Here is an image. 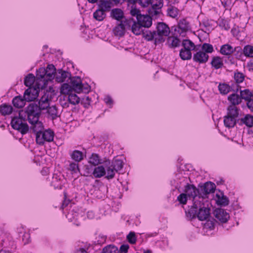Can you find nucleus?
<instances>
[{
    "label": "nucleus",
    "instance_id": "58836bf2",
    "mask_svg": "<svg viewBox=\"0 0 253 253\" xmlns=\"http://www.w3.org/2000/svg\"><path fill=\"white\" fill-rule=\"evenodd\" d=\"M240 97L242 99H244L246 101L253 97L252 92H251L249 89L244 90L240 89Z\"/></svg>",
    "mask_w": 253,
    "mask_h": 253
},
{
    "label": "nucleus",
    "instance_id": "338daca9",
    "mask_svg": "<svg viewBox=\"0 0 253 253\" xmlns=\"http://www.w3.org/2000/svg\"><path fill=\"white\" fill-rule=\"evenodd\" d=\"M104 101L107 104H111L112 103V98L110 96H106L104 98Z\"/></svg>",
    "mask_w": 253,
    "mask_h": 253
},
{
    "label": "nucleus",
    "instance_id": "13d9d810",
    "mask_svg": "<svg viewBox=\"0 0 253 253\" xmlns=\"http://www.w3.org/2000/svg\"><path fill=\"white\" fill-rule=\"evenodd\" d=\"M55 74L56 73L47 71L46 75H45L44 81L47 82L48 81H51L54 78H55Z\"/></svg>",
    "mask_w": 253,
    "mask_h": 253
},
{
    "label": "nucleus",
    "instance_id": "de8ad7c7",
    "mask_svg": "<svg viewBox=\"0 0 253 253\" xmlns=\"http://www.w3.org/2000/svg\"><path fill=\"white\" fill-rule=\"evenodd\" d=\"M118 248L113 245H109L103 248L102 253H117Z\"/></svg>",
    "mask_w": 253,
    "mask_h": 253
},
{
    "label": "nucleus",
    "instance_id": "052dcab7",
    "mask_svg": "<svg viewBox=\"0 0 253 253\" xmlns=\"http://www.w3.org/2000/svg\"><path fill=\"white\" fill-rule=\"evenodd\" d=\"M81 92H84V93L88 92L90 90V86L87 84H83L82 82L81 85Z\"/></svg>",
    "mask_w": 253,
    "mask_h": 253
},
{
    "label": "nucleus",
    "instance_id": "72a5a7b5",
    "mask_svg": "<svg viewBox=\"0 0 253 253\" xmlns=\"http://www.w3.org/2000/svg\"><path fill=\"white\" fill-rule=\"evenodd\" d=\"M12 111L13 108L11 105L4 104L0 106V112L2 115H8L12 113Z\"/></svg>",
    "mask_w": 253,
    "mask_h": 253
},
{
    "label": "nucleus",
    "instance_id": "37998d69",
    "mask_svg": "<svg viewBox=\"0 0 253 253\" xmlns=\"http://www.w3.org/2000/svg\"><path fill=\"white\" fill-rule=\"evenodd\" d=\"M68 82V83H64L61 85L60 88L61 93L68 94L70 91L73 90L69 82Z\"/></svg>",
    "mask_w": 253,
    "mask_h": 253
},
{
    "label": "nucleus",
    "instance_id": "f257e3e1",
    "mask_svg": "<svg viewBox=\"0 0 253 253\" xmlns=\"http://www.w3.org/2000/svg\"><path fill=\"white\" fill-rule=\"evenodd\" d=\"M210 202L208 201L201 202L200 201H194L193 205L185 211L186 215L190 219L197 217L201 220H207L210 215Z\"/></svg>",
    "mask_w": 253,
    "mask_h": 253
},
{
    "label": "nucleus",
    "instance_id": "a19ab883",
    "mask_svg": "<svg viewBox=\"0 0 253 253\" xmlns=\"http://www.w3.org/2000/svg\"><path fill=\"white\" fill-rule=\"evenodd\" d=\"M68 101L72 105H76L80 103V98L75 93H70L68 96Z\"/></svg>",
    "mask_w": 253,
    "mask_h": 253
},
{
    "label": "nucleus",
    "instance_id": "69168bd1",
    "mask_svg": "<svg viewBox=\"0 0 253 253\" xmlns=\"http://www.w3.org/2000/svg\"><path fill=\"white\" fill-rule=\"evenodd\" d=\"M85 173L84 174V175H88L89 174L92 172V169L91 167H89V166H85Z\"/></svg>",
    "mask_w": 253,
    "mask_h": 253
},
{
    "label": "nucleus",
    "instance_id": "3c124183",
    "mask_svg": "<svg viewBox=\"0 0 253 253\" xmlns=\"http://www.w3.org/2000/svg\"><path fill=\"white\" fill-rule=\"evenodd\" d=\"M234 77L237 84L242 83L245 79L244 75L239 72H235Z\"/></svg>",
    "mask_w": 253,
    "mask_h": 253
},
{
    "label": "nucleus",
    "instance_id": "5fc2aeb1",
    "mask_svg": "<svg viewBox=\"0 0 253 253\" xmlns=\"http://www.w3.org/2000/svg\"><path fill=\"white\" fill-rule=\"evenodd\" d=\"M130 13L131 16L136 17V20L137 19V17L138 18V16L141 15L140 13V11L133 6L131 7V8L130 10Z\"/></svg>",
    "mask_w": 253,
    "mask_h": 253
},
{
    "label": "nucleus",
    "instance_id": "aec40b11",
    "mask_svg": "<svg viewBox=\"0 0 253 253\" xmlns=\"http://www.w3.org/2000/svg\"><path fill=\"white\" fill-rule=\"evenodd\" d=\"M105 165L106 169L107 175L106 178L108 179H111L114 177L115 173L117 172L114 169L111 167L110 165V162L109 160H106L105 162Z\"/></svg>",
    "mask_w": 253,
    "mask_h": 253
},
{
    "label": "nucleus",
    "instance_id": "f704fd0d",
    "mask_svg": "<svg viewBox=\"0 0 253 253\" xmlns=\"http://www.w3.org/2000/svg\"><path fill=\"white\" fill-rule=\"evenodd\" d=\"M168 43L169 46L176 47L180 46V41L176 37H169L168 38Z\"/></svg>",
    "mask_w": 253,
    "mask_h": 253
},
{
    "label": "nucleus",
    "instance_id": "ddd939ff",
    "mask_svg": "<svg viewBox=\"0 0 253 253\" xmlns=\"http://www.w3.org/2000/svg\"><path fill=\"white\" fill-rule=\"evenodd\" d=\"M69 82L74 91L77 93L81 92L82 80L80 77L77 76L72 77L71 76Z\"/></svg>",
    "mask_w": 253,
    "mask_h": 253
},
{
    "label": "nucleus",
    "instance_id": "0eeeda50",
    "mask_svg": "<svg viewBox=\"0 0 253 253\" xmlns=\"http://www.w3.org/2000/svg\"><path fill=\"white\" fill-rule=\"evenodd\" d=\"M26 112L27 115L28 121L35 122L39 119L41 112L38 104L36 103H32L29 104L26 109Z\"/></svg>",
    "mask_w": 253,
    "mask_h": 253
},
{
    "label": "nucleus",
    "instance_id": "c756f323",
    "mask_svg": "<svg viewBox=\"0 0 253 253\" xmlns=\"http://www.w3.org/2000/svg\"><path fill=\"white\" fill-rule=\"evenodd\" d=\"M211 64L215 69H220L223 66L222 59L219 56L213 57Z\"/></svg>",
    "mask_w": 253,
    "mask_h": 253
},
{
    "label": "nucleus",
    "instance_id": "79ce46f5",
    "mask_svg": "<svg viewBox=\"0 0 253 253\" xmlns=\"http://www.w3.org/2000/svg\"><path fill=\"white\" fill-rule=\"evenodd\" d=\"M168 15L173 18H176L178 14V9L173 6H170L167 9Z\"/></svg>",
    "mask_w": 253,
    "mask_h": 253
},
{
    "label": "nucleus",
    "instance_id": "7ed1b4c3",
    "mask_svg": "<svg viewBox=\"0 0 253 253\" xmlns=\"http://www.w3.org/2000/svg\"><path fill=\"white\" fill-rule=\"evenodd\" d=\"M241 110L236 106L229 105L227 108V114L224 117V126L229 128H232L239 122Z\"/></svg>",
    "mask_w": 253,
    "mask_h": 253
},
{
    "label": "nucleus",
    "instance_id": "4468645a",
    "mask_svg": "<svg viewBox=\"0 0 253 253\" xmlns=\"http://www.w3.org/2000/svg\"><path fill=\"white\" fill-rule=\"evenodd\" d=\"M209 55L203 51L200 50L194 54L193 57V60L196 62H198L200 64H203L206 63L209 59Z\"/></svg>",
    "mask_w": 253,
    "mask_h": 253
},
{
    "label": "nucleus",
    "instance_id": "9d476101",
    "mask_svg": "<svg viewBox=\"0 0 253 253\" xmlns=\"http://www.w3.org/2000/svg\"><path fill=\"white\" fill-rule=\"evenodd\" d=\"M152 8L149 10V13L152 16H157L161 12V9L163 6V0H150V5Z\"/></svg>",
    "mask_w": 253,
    "mask_h": 253
},
{
    "label": "nucleus",
    "instance_id": "4d7b16f0",
    "mask_svg": "<svg viewBox=\"0 0 253 253\" xmlns=\"http://www.w3.org/2000/svg\"><path fill=\"white\" fill-rule=\"evenodd\" d=\"M219 26L225 30H228L230 27L227 20L222 19L219 23Z\"/></svg>",
    "mask_w": 253,
    "mask_h": 253
},
{
    "label": "nucleus",
    "instance_id": "e433bc0d",
    "mask_svg": "<svg viewBox=\"0 0 253 253\" xmlns=\"http://www.w3.org/2000/svg\"><path fill=\"white\" fill-rule=\"evenodd\" d=\"M110 165L117 172L123 167V161L119 159L113 160L112 162L110 163Z\"/></svg>",
    "mask_w": 253,
    "mask_h": 253
},
{
    "label": "nucleus",
    "instance_id": "a18cd8bd",
    "mask_svg": "<svg viewBox=\"0 0 253 253\" xmlns=\"http://www.w3.org/2000/svg\"><path fill=\"white\" fill-rule=\"evenodd\" d=\"M68 169L71 171L72 174L80 172V170L79 168V164L77 162H74L71 163L69 165Z\"/></svg>",
    "mask_w": 253,
    "mask_h": 253
},
{
    "label": "nucleus",
    "instance_id": "864d4df0",
    "mask_svg": "<svg viewBox=\"0 0 253 253\" xmlns=\"http://www.w3.org/2000/svg\"><path fill=\"white\" fill-rule=\"evenodd\" d=\"M46 73H47V71L44 68H40L37 71V77L39 79H44Z\"/></svg>",
    "mask_w": 253,
    "mask_h": 253
},
{
    "label": "nucleus",
    "instance_id": "8fccbe9b",
    "mask_svg": "<svg viewBox=\"0 0 253 253\" xmlns=\"http://www.w3.org/2000/svg\"><path fill=\"white\" fill-rule=\"evenodd\" d=\"M233 53L237 59H241L243 56V50L240 46H236L233 48Z\"/></svg>",
    "mask_w": 253,
    "mask_h": 253
},
{
    "label": "nucleus",
    "instance_id": "a878e982",
    "mask_svg": "<svg viewBox=\"0 0 253 253\" xmlns=\"http://www.w3.org/2000/svg\"><path fill=\"white\" fill-rule=\"evenodd\" d=\"M240 124H245L248 127H252L253 126V116L247 114L244 118L239 120Z\"/></svg>",
    "mask_w": 253,
    "mask_h": 253
},
{
    "label": "nucleus",
    "instance_id": "bb28decb",
    "mask_svg": "<svg viewBox=\"0 0 253 253\" xmlns=\"http://www.w3.org/2000/svg\"><path fill=\"white\" fill-rule=\"evenodd\" d=\"M228 100L230 102V105L236 106L242 102L240 96L236 93H232L228 97Z\"/></svg>",
    "mask_w": 253,
    "mask_h": 253
},
{
    "label": "nucleus",
    "instance_id": "c9c22d12",
    "mask_svg": "<svg viewBox=\"0 0 253 253\" xmlns=\"http://www.w3.org/2000/svg\"><path fill=\"white\" fill-rule=\"evenodd\" d=\"M106 16L105 12L99 8L93 13V18L98 21H102Z\"/></svg>",
    "mask_w": 253,
    "mask_h": 253
},
{
    "label": "nucleus",
    "instance_id": "423d86ee",
    "mask_svg": "<svg viewBox=\"0 0 253 253\" xmlns=\"http://www.w3.org/2000/svg\"><path fill=\"white\" fill-rule=\"evenodd\" d=\"M10 124L13 129L18 130L22 135L26 134L29 130V127L26 121L22 117H14L11 120Z\"/></svg>",
    "mask_w": 253,
    "mask_h": 253
},
{
    "label": "nucleus",
    "instance_id": "774afa93",
    "mask_svg": "<svg viewBox=\"0 0 253 253\" xmlns=\"http://www.w3.org/2000/svg\"><path fill=\"white\" fill-rule=\"evenodd\" d=\"M248 67L250 70L253 71V60H251L248 63Z\"/></svg>",
    "mask_w": 253,
    "mask_h": 253
},
{
    "label": "nucleus",
    "instance_id": "393cba45",
    "mask_svg": "<svg viewBox=\"0 0 253 253\" xmlns=\"http://www.w3.org/2000/svg\"><path fill=\"white\" fill-rule=\"evenodd\" d=\"M131 21H132V23L131 25V29L132 32L136 35H139L141 33H143L142 30V26L139 25L137 22L136 23L135 21L133 19H130Z\"/></svg>",
    "mask_w": 253,
    "mask_h": 253
},
{
    "label": "nucleus",
    "instance_id": "9b49d317",
    "mask_svg": "<svg viewBox=\"0 0 253 253\" xmlns=\"http://www.w3.org/2000/svg\"><path fill=\"white\" fill-rule=\"evenodd\" d=\"M184 191L187 196L193 198V203L194 200L198 199V197H199L198 188H196L193 184L187 183L185 186Z\"/></svg>",
    "mask_w": 253,
    "mask_h": 253
},
{
    "label": "nucleus",
    "instance_id": "412c9836",
    "mask_svg": "<svg viewBox=\"0 0 253 253\" xmlns=\"http://www.w3.org/2000/svg\"><path fill=\"white\" fill-rule=\"evenodd\" d=\"M106 161L101 159L98 154L92 153L89 158L88 163L94 166H96L105 163Z\"/></svg>",
    "mask_w": 253,
    "mask_h": 253
},
{
    "label": "nucleus",
    "instance_id": "4c0bfd02",
    "mask_svg": "<svg viewBox=\"0 0 253 253\" xmlns=\"http://www.w3.org/2000/svg\"><path fill=\"white\" fill-rule=\"evenodd\" d=\"M179 56L183 60H189L192 58V52L191 50H185L181 49Z\"/></svg>",
    "mask_w": 253,
    "mask_h": 253
},
{
    "label": "nucleus",
    "instance_id": "ea45409f",
    "mask_svg": "<svg viewBox=\"0 0 253 253\" xmlns=\"http://www.w3.org/2000/svg\"><path fill=\"white\" fill-rule=\"evenodd\" d=\"M178 27L181 32H186L190 29L189 23L186 19H183L179 21Z\"/></svg>",
    "mask_w": 253,
    "mask_h": 253
},
{
    "label": "nucleus",
    "instance_id": "09e8293b",
    "mask_svg": "<svg viewBox=\"0 0 253 253\" xmlns=\"http://www.w3.org/2000/svg\"><path fill=\"white\" fill-rule=\"evenodd\" d=\"M202 51L207 53H211L213 51V48L211 44L204 43L202 46Z\"/></svg>",
    "mask_w": 253,
    "mask_h": 253
},
{
    "label": "nucleus",
    "instance_id": "603ef678",
    "mask_svg": "<svg viewBox=\"0 0 253 253\" xmlns=\"http://www.w3.org/2000/svg\"><path fill=\"white\" fill-rule=\"evenodd\" d=\"M126 239L131 244H134L136 241V237L134 232H130L126 236Z\"/></svg>",
    "mask_w": 253,
    "mask_h": 253
},
{
    "label": "nucleus",
    "instance_id": "5701e85b",
    "mask_svg": "<svg viewBox=\"0 0 253 253\" xmlns=\"http://www.w3.org/2000/svg\"><path fill=\"white\" fill-rule=\"evenodd\" d=\"M218 89L220 92L223 94H227L229 91L231 90V89L236 92L238 91L239 89L238 86H237L236 89H234L226 84H220L218 85Z\"/></svg>",
    "mask_w": 253,
    "mask_h": 253
},
{
    "label": "nucleus",
    "instance_id": "2eb2a0df",
    "mask_svg": "<svg viewBox=\"0 0 253 253\" xmlns=\"http://www.w3.org/2000/svg\"><path fill=\"white\" fill-rule=\"evenodd\" d=\"M137 22L143 27H150L152 24V18L150 16L141 14L137 17Z\"/></svg>",
    "mask_w": 253,
    "mask_h": 253
},
{
    "label": "nucleus",
    "instance_id": "cd10ccee",
    "mask_svg": "<svg viewBox=\"0 0 253 253\" xmlns=\"http://www.w3.org/2000/svg\"><path fill=\"white\" fill-rule=\"evenodd\" d=\"M70 156L72 160L75 162L79 163L84 159L83 153L79 150H74L70 154Z\"/></svg>",
    "mask_w": 253,
    "mask_h": 253
},
{
    "label": "nucleus",
    "instance_id": "bf43d9fd",
    "mask_svg": "<svg viewBox=\"0 0 253 253\" xmlns=\"http://www.w3.org/2000/svg\"><path fill=\"white\" fill-rule=\"evenodd\" d=\"M137 3L142 7H146L150 5V0H138Z\"/></svg>",
    "mask_w": 253,
    "mask_h": 253
},
{
    "label": "nucleus",
    "instance_id": "0e129e2a",
    "mask_svg": "<svg viewBox=\"0 0 253 253\" xmlns=\"http://www.w3.org/2000/svg\"><path fill=\"white\" fill-rule=\"evenodd\" d=\"M45 70L49 72H52L54 73H56V69L54 66L52 64L48 65L46 68Z\"/></svg>",
    "mask_w": 253,
    "mask_h": 253
},
{
    "label": "nucleus",
    "instance_id": "6e6d98bb",
    "mask_svg": "<svg viewBox=\"0 0 253 253\" xmlns=\"http://www.w3.org/2000/svg\"><path fill=\"white\" fill-rule=\"evenodd\" d=\"M177 200L182 204H186L187 201V196L184 193L180 194L177 197Z\"/></svg>",
    "mask_w": 253,
    "mask_h": 253
},
{
    "label": "nucleus",
    "instance_id": "49530a36",
    "mask_svg": "<svg viewBox=\"0 0 253 253\" xmlns=\"http://www.w3.org/2000/svg\"><path fill=\"white\" fill-rule=\"evenodd\" d=\"M243 53L247 57H253V46L250 45H246L243 49Z\"/></svg>",
    "mask_w": 253,
    "mask_h": 253
},
{
    "label": "nucleus",
    "instance_id": "20e7f679",
    "mask_svg": "<svg viewBox=\"0 0 253 253\" xmlns=\"http://www.w3.org/2000/svg\"><path fill=\"white\" fill-rule=\"evenodd\" d=\"M37 90L34 88L29 87L24 93V99L20 96L15 97L12 100L13 106L17 108H21L25 105V101H32L37 96Z\"/></svg>",
    "mask_w": 253,
    "mask_h": 253
},
{
    "label": "nucleus",
    "instance_id": "c03bdc74",
    "mask_svg": "<svg viewBox=\"0 0 253 253\" xmlns=\"http://www.w3.org/2000/svg\"><path fill=\"white\" fill-rule=\"evenodd\" d=\"M35 81V76L32 74H29L24 80V84L26 86L30 87L33 85Z\"/></svg>",
    "mask_w": 253,
    "mask_h": 253
},
{
    "label": "nucleus",
    "instance_id": "a211bd4d",
    "mask_svg": "<svg viewBox=\"0 0 253 253\" xmlns=\"http://www.w3.org/2000/svg\"><path fill=\"white\" fill-rule=\"evenodd\" d=\"M37 104L38 107L39 108L41 112L42 110L48 109L49 106V100L48 99V96H46L45 94L42 96L40 100L38 101Z\"/></svg>",
    "mask_w": 253,
    "mask_h": 253
},
{
    "label": "nucleus",
    "instance_id": "1a4fd4ad",
    "mask_svg": "<svg viewBox=\"0 0 253 253\" xmlns=\"http://www.w3.org/2000/svg\"><path fill=\"white\" fill-rule=\"evenodd\" d=\"M132 22L130 19H125V21L121 22L114 28V34L120 37L123 36L125 33L126 29L130 28Z\"/></svg>",
    "mask_w": 253,
    "mask_h": 253
},
{
    "label": "nucleus",
    "instance_id": "c85d7f7f",
    "mask_svg": "<svg viewBox=\"0 0 253 253\" xmlns=\"http://www.w3.org/2000/svg\"><path fill=\"white\" fill-rule=\"evenodd\" d=\"M181 45L183 46L182 49L185 50H196V46L190 40H183L182 42Z\"/></svg>",
    "mask_w": 253,
    "mask_h": 253
},
{
    "label": "nucleus",
    "instance_id": "dca6fc26",
    "mask_svg": "<svg viewBox=\"0 0 253 253\" xmlns=\"http://www.w3.org/2000/svg\"><path fill=\"white\" fill-rule=\"evenodd\" d=\"M70 76L69 72L60 70L55 74V81L58 83L69 82Z\"/></svg>",
    "mask_w": 253,
    "mask_h": 253
},
{
    "label": "nucleus",
    "instance_id": "680f3d73",
    "mask_svg": "<svg viewBox=\"0 0 253 253\" xmlns=\"http://www.w3.org/2000/svg\"><path fill=\"white\" fill-rule=\"evenodd\" d=\"M129 249V246L127 244H124L121 246L119 251V253H126L128 249Z\"/></svg>",
    "mask_w": 253,
    "mask_h": 253
},
{
    "label": "nucleus",
    "instance_id": "39448f33",
    "mask_svg": "<svg viewBox=\"0 0 253 253\" xmlns=\"http://www.w3.org/2000/svg\"><path fill=\"white\" fill-rule=\"evenodd\" d=\"M215 189V184L211 182H207L203 185L199 184L198 185V194L199 197L198 199L194 201H200L201 202L208 201L206 199L208 196L214 192Z\"/></svg>",
    "mask_w": 253,
    "mask_h": 253
},
{
    "label": "nucleus",
    "instance_id": "f3484780",
    "mask_svg": "<svg viewBox=\"0 0 253 253\" xmlns=\"http://www.w3.org/2000/svg\"><path fill=\"white\" fill-rule=\"evenodd\" d=\"M110 16L120 22L126 19L124 16L123 11L119 8L113 9L111 11Z\"/></svg>",
    "mask_w": 253,
    "mask_h": 253
},
{
    "label": "nucleus",
    "instance_id": "473e14b6",
    "mask_svg": "<svg viewBox=\"0 0 253 253\" xmlns=\"http://www.w3.org/2000/svg\"><path fill=\"white\" fill-rule=\"evenodd\" d=\"M47 113L48 117L50 118L52 120H54L59 116L58 114L57 107L55 106H49L47 109Z\"/></svg>",
    "mask_w": 253,
    "mask_h": 253
},
{
    "label": "nucleus",
    "instance_id": "2f4dec72",
    "mask_svg": "<svg viewBox=\"0 0 253 253\" xmlns=\"http://www.w3.org/2000/svg\"><path fill=\"white\" fill-rule=\"evenodd\" d=\"M221 196L220 195L216 194L217 200L216 203L221 206H226L229 204V201L228 198L224 196L223 193H221Z\"/></svg>",
    "mask_w": 253,
    "mask_h": 253
},
{
    "label": "nucleus",
    "instance_id": "b1692460",
    "mask_svg": "<svg viewBox=\"0 0 253 253\" xmlns=\"http://www.w3.org/2000/svg\"><path fill=\"white\" fill-rule=\"evenodd\" d=\"M92 173L95 178H100L105 175V169L102 166H98L94 169Z\"/></svg>",
    "mask_w": 253,
    "mask_h": 253
},
{
    "label": "nucleus",
    "instance_id": "6e6552de",
    "mask_svg": "<svg viewBox=\"0 0 253 253\" xmlns=\"http://www.w3.org/2000/svg\"><path fill=\"white\" fill-rule=\"evenodd\" d=\"M54 135V132L50 129L45 130H43L37 135L36 137V142L39 145H42L45 142H51L53 140Z\"/></svg>",
    "mask_w": 253,
    "mask_h": 253
},
{
    "label": "nucleus",
    "instance_id": "6ab92c4d",
    "mask_svg": "<svg viewBox=\"0 0 253 253\" xmlns=\"http://www.w3.org/2000/svg\"><path fill=\"white\" fill-rule=\"evenodd\" d=\"M29 122L31 124V129L36 133V135L42 131L44 129L42 123L39 121V120H38L37 121H29Z\"/></svg>",
    "mask_w": 253,
    "mask_h": 253
},
{
    "label": "nucleus",
    "instance_id": "f03ea898",
    "mask_svg": "<svg viewBox=\"0 0 253 253\" xmlns=\"http://www.w3.org/2000/svg\"><path fill=\"white\" fill-rule=\"evenodd\" d=\"M156 29L157 31H146L143 33V38L148 41H154L155 45L164 42L165 37L170 33L169 27L163 22L159 23Z\"/></svg>",
    "mask_w": 253,
    "mask_h": 253
},
{
    "label": "nucleus",
    "instance_id": "e2e57ef3",
    "mask_svg": "<svg viewBox=\"0 0 253 253\" xmlns=\"http://www.w3.org/2000/svg\"><path fill=\"white\" fill-rule=\"evenodd\" d=\"M247 106L251 111L253 112V98L247 101Z\"/></svg>",
    "mask_w": 253,
    "mask_h": 253
},
{
    "label": "nucleus",
    "instance_id": "4be33fe9",
    "mask_svg": "<svg viewBox=\"0 0 253 253\" xmlns=\"http://www.w3.org/2000/svg\"><path fill=\"white\" fill-rule=\"evenodd\" d=\"M113 5V3L110 0H100L98 7L105 12L110 11Z\"/></svg>",
    "mask_w": 253,
    "mask_h": 253
},
{
    "label": "nucleus",
    "instance_id": "7c9ffc66",
    "mask_svg": "<svg viewBox=\"0 0 253 253\" xmlns=\"http://www.w3.org/2000/svg\"><path fill=\"white\" fill-rule=\"evenodd\" d=\"M220 52L224 55H230L233 53V47L229 44H225L221 46Z\"/></svg>",
    "mask_w": 253,
    "mask_h": 253
},
{
    "label": "nucleus",
    "instance_id": "f8f14e48",
    "mask_svg": "<svg viewBox=\"0 0 253 253\" xmlns=\"http://www.w3.org/2000/svg\"><path fill=\"white\" fill-rule=\"evenodd\" d=\"M213 213L215 218L222 223L226 222L229 218V214L222 209H216Z\"/></svg>",
    "mask_w": 253,
    "mask_h": 253
}]
</instances>
